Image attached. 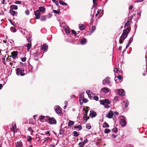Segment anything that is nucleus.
I'll return each instance as SVG.
<instances>
[{"mask_svg": "<svg viewBox=\"0 0 147 147\" xmlns=\"http://www.w3.org/2000/svg\"><path fill=\"white\" fill-rule=\"evenodd\" d=\"M28 130L31 131V132H33V130L32 129V128L31 127H29L28 128Z\"/></svg>", "mask_w": 147, "mask_h": 147, "instance_id": "603ef678", "label": "nucleus"}, {"mask_svg": "<svg viewBox=\"0 0 147 147\" xmlns=\"http://www.w3.org/2000/svg\"><path fill=\"white\" fill-rule=\"evenodd\" d=\"M73 133L74 134V136L77 137L79 135L78 134V132L76 131H74L73 132Z\"/></svg>", "mask_w": 147, "mask_h": 147, "instance_id": "e433bc0d", "label": "nucleus"}, {"mask_svg": "<svg viewBox=\"0 0 147 147\" xmlns=\"http://www.w3.org/2000/svg\"><path fill=\"white\" fill-rule=\"evenodd\" d=\"M3 59V63L5 64V59L4 58H3L2 59Z\"/></svg>", "mask_w": 147, "mask_h": 147, "instance_id": "69168bd1", "label": "nucleus"}, {"mask_svg": "<svg viewBox=\"0 0 147 147\" xmlns=\"http://www.w3.org/2000/svg\"><path fill=\"white\" fill-rule=\"evenodd\" d=\"M75 127L76 128H78L79 130H81L82 128V126L80 125L75 126Z\"/></svg>", "mask_w": 147, "mask_h": 147, "instance_id": "79ce46f5", "label": "nucleus"}, {"mask_svg": "<svg viewBox=\"0 0 147 147\" xmlns=\"http://www.w3.org/2000/svg\"><path fill=\"white\" fill-rule=\"evenodd\" d=\"M53 12L57 14H59L60 12V10H53Z\"/></svg>", "mask_w": 147, "mask_h": 147, "instance_id": "f704fd0d", "label": "nucleus"}, {"mask_svg": "<svg viewBox=\"0 0 147 147\" xmlns=\"http://www.w3.org/2000/svg\"><path fill=\"white\" fill-rule=\"evenodd\" d=\"M49 146L50 147H55V145H53V144H50L49 145Z\"/></svg>", "mask_w": 147, "mask_h": 147, "instance_id": "774afa93", "label": "nucleus"}, {"mask_svg": "<svg viewBox=\"0 0 147 147\" xmlns=\"http://www.w3.org/2000/svg\"><path fill=\"white\" fill-rule=\"evenodd\" d=\"M54 109L56 113L58 115H61L62 113L61 109L59 106H56L55 107Z\"/></svg>", "mask_w": 147, "mask_h": 147, "instance_id": "7ed1b4c3", "label": "nucleus"}, {"mask_svg": "<svg viewBox=\"0 0 147 147\" xmlns=\"http://www.w3.org/2000/svg\"><path fill=\"white\" fill-rule=\"evenodd\" d=\"M40 12L39 10H36L34 13V14L36 16L35 18L39 19L40 18Z\"/></svg>", "mask_w": 147, "mask_h": 147, "instance_id": "6e6552de", "label": "nucleus"}, {"mask_svg": "<svg viewBox=\"0 0 147 147\" xmlns=\"http://www.w3.org/2000/svg\"><path fill=\"white\" fill-rule=\"evenodd\" d=\"M59 3L63 5H64V6H67V4L66 3L62 1H59Z\"/></svg>", "mask_w": 147, "mask_h": 147, "instance_id": "c756f323", "label": "nucleus"}, {"mask_svg": "<svg viewBox=\"0 0 147 147\" xmlns=\"http://www.w3.org/2000/svg\"><path fill=\"white\" fill-rule=\"evenodd\" d=\"M24 70L23 69H21V76H24L25 74H24Z\"/></svg>", "mask_w": 147, "mask_h": 147, "instance_id": "58836bf2", "label": "nucleus"}, {"mask_svg": "<svg viewBox=\"0 0 147 147\" xmlns=\"http://www.w3.org/2000/svg\"><path fill=\"white\" fill-rule=\"evenodd\" d=\"M130 22L127 21V22L125 24V26H128L130 24Z\"/></svg>", "mask_w": 147, "mask_h": 147, "instance_id": "ea45409f", "label": "nucleus"}, {"mask_svg": "<svg viewBox=\"0 0 147 147\" xmlns=\"http://www.w3.org/2000/svg\"><path fill=\"white\" fill-rule=\"evenodd\" d=\"M49 137L46 138L45 139V140H44V142H45L46 141H47L49 139Z\"/></svg>", "mask_w": 147, "mask_h": 147, "instance_id": "338daca9", "label": "nucleus"}, {"mask_svg": "<svg viewBox=\"0 0 147 147\" xmlns=\"http://www.w3.org/2000/svg\"><path fill=\"white\" fill-rule=\"evenodd\" d=\"M10 13L13 16L15 15L16 14L17 15V12L13 10L12 9L10 10Z\"/></svg>", "mask_w": 147, "mask_h": 147, "instance_id": "4be33fe9", "label": "nucleus"}, {"mask_svg": "<svg viewBox=\"0 0 147 147\" xmlns=\"http://www.w3.org/2000/svg\"><path fill=\"white\" fill-rule=\"evenodd\" d=\"M86 128L88 129H90L91 128V126L90 125H87L86 126Z\"/></svg>", "mask_w": 147, "mask_h": 147, "instance_id": "052dcab7", "label": "nucleus"}, {"mask_svg": "<svg viewBox=\"0 0 147 147\" xmlns=\"http://www.w3.org/2000/svg\"><path fill=\"white\" fill-rule=\"evenodd\" d=\"M83 141L84 142V143H85L86 144L88 142V140L87 138H86Z\"/></svg>", "mask_w": 147, "mask_h": 147, "instance_id": "680f3d73", "label": "nucleus"}, {"mask_svg": "<svg viewBox=\"0 0 147 147\" xmlns=\"http://www.w3.org/2000/svg\"><path fill=\"white\" fill-rule=\"evenodd\" d=\"M123 40H121V38H120L119 40V42L120 44H121L123 42Z\"/></svg>", "mask_w": 147, "mask_h": 147, "instance_id": "0e129e2a", "label": "nucleus"}, {"mask_svg": "<svg viewBox=\"0 0 147 147\" xmlns=\"http://www.w3.org/2000/svg\"><path fill=\"white\" fill-rule=\"evenodd\" d=\"M82 101L84 102L85 103H86L88 102V100L86 99H84V100H82Z\"/></svg>", "mask_w": 147, "mask_h": 147, "instance_id": "e2e57ef3", "label": "nucleus"}, {"mask_svg": "<svg viewBox=\"0 0 147 147\" xmlns=\"http://www.w3.org/2000/svg\"><path fill=\"white\" fill-rule=\"evenodd\" d=\"M119 69L117 68H115L114 70V71L115 72H117V71H118Z\"/></svg>", "mask_w": 147, "mask_h": 147, "instance_id": "864d4df0", "label": "nucleus"}, {"mask_svg": "<svg viewBox=\"0 0 147 147\" xmlns=\"http://www.w3.org/2000/svg\"><path fill=\"white\" fill-rule=\"evenodd\" d=\"M25 13L27 15H28L30 13V11L28 10H27L25 11Z\"/></svg>", "mask_w": 147, "mask_h": 147, "instance_id": "4d7b16f0", "label": "nucleus"}, {"mask_svg": "<svg viewBox=\"0 0 147 147\" xmlns=\"http://www.w3.org/2000/svg\"><path fill=\"white\" fill-rule=\"evenodd\" d=\"M96 113L93 110L90 111V113L89 114L90 116L92 117H95L96 116Z\"/></svg>", "mask_w": 147, "mask_h": 147, "instance_id": "ddd939ff", "label": "nucleus"}, {"mask_svg": "<svg viewBox=\"0 0 147 147\" xmlns=\"http://www.w3.org/2000/svg\"><path fill=\"white\" fill-rule=\"evenodd\" d=\"M47 48L48 46L46 45H43L41 48V49L43 51L47 50Z\"/></svg>", "mask_w": 147, "mask_h": 147, "instance_id": "dca6fc26", "label": "nucleus"}, {"mask_svg": "<svg viewBox=\"0 0 147 147\" xmlns=\"http://www.w3.org/2000/svg\"><path fill=\"white\" fill-rule=\"evenodd\" d=\"M16 73L18 76H21V69L20 68H18L16 69Z\"/></svg>", "mask_w": 147, "mask_h": 147, "instance_id": "2eb2a0df", "label": "nucleus"}, {"mask_svg": "<svg viewBox=\"0 0 147 147\" xmlns=\"http://www.w3.org/2000/svg\"><path fill=\"white\" fill-rule=\"evenodd\" d=\"M45 117V116H42V115L40 117V120H42L43 119H44V118Z\"/></svg>", "mask_w": 147, "mask_h": 147, "instance_id": "5fc2aeb1", "label": "nucleus"}, {"mask_svg": "<svg viewBox=\"0 0 147 147\" xmlns=\"http://www.w3.org/2000/svg\"><path fill=\"white\" fill-rule=\"evenodd\" d=\"M18 55V53L16 51H13L11 53V55L10 56L11 57H12L13 59H16Z\"/></svg>", "mask_w": 147, "mask_h": 147, "instance_id": "0eeeda50", "label": "nucleus"}, {"mask_svg": "<svg viewBox=\"0 0 147 147\" xmlns=\"http://www.w3.org/2000/svg\"><path fill=\"white\" fill-rule=\"evenodd\" d=\"M16 128V125L15 123H13L12 127L11 128V131L14 132L15 131V129Z\"/></svg>", "mask_w": 147, "mask_h": 147, "instance_id": "f3484780", "label": "nucleus"}, {"mask_svg": "<svg viewBox=\"0 0 147 147\" xmlns=\"http://www.w3.org/2000/svg\"><path fill=\"white\" fill-rule=\"evenodd\" d=\"M86 92L87 94H88L89 96H90V93L91 92H90V91L89 90H87L86 91Z\"/></svg>", "mask_w": 147, "mask_h": 147, "instance_id": "3c124183", "label": "nucleus"}, {"mask_svg": "<svg viewBox=\"0 0 147 147\" xmlns=\"http://www.w3.org/2000/svg\"><path fill=\"white\" fill-rule=\"evenodd\" d=\"M39 10L40 12H42L43 13L45 11V9L44 7L40 6L39 7Z\"/></svg>", "mask_w": 147, "mask_h": 147, "instance_id": "6ab92c4d", "label": "nucleus"}, {"mask_svg": "<svg viewBox=\"0 0 147 147\" xmlns=\"http://www.w3.org/2000/svg\"><path fill=\"white\" fill-rule=\"evenodd\" d=\"M84 99V95L83 94H80L79 97L80 101H82Z\"/></svg>", "mask_w": 147, "mask_h": 147, "instance_id": "5701e85b", "label": "nucleus"}, {"mask_svg": "<svg viewBox=\"0 0 147 147\" xmlns=\"http://www.w3.org/2000/svg\"><path fill=\"white\" fill-rule=\"evenodd\" d=\"M123 102H125V108H127L128 107L129 102L127 100H126L125 101H124Z\"/></svg>", "mask_w": 147, "mask_h": 147, "instance_id": "393cba45", "label": "nucleus"}, {"mask_svg": "<svg viewBox=\"0 0 147 147\" xmlns=\"http://www.w3.org/2000/svg\"><path fill=\"white\" fill-rule=\"evenodd\" d=\"M32 140V137L30 136H29L27 137V140L30 142H31Z\"/></svg>", "mask_w": 147, "mask_h": 147, "instance_id": "7c9ffc66", "label": "nucleus"}, {"mask_svg": "<svg viewBox=\"0 0 147 147\" xmlns=\"http://www.w3.org/2000/svg\"><path fill=\"white\" fill-rule=\"evenodd\" d=\"M71 32L72 34H74V36H76V35H76V32L74 30H71Z\"/></svg>", "mask_w": 147, "mask_h": 147, "instance_id": "a19ab883", "label": "nucleus"}, {"mask_svg": "<svg viewBox=\"0 0 147 147\" xmlns=\"http://www.w3.org/2000/svg\"><path fill=\"white\" fill-rule=\"evenodd\" d=\"M10 29L12 32H16V29L13 27H11Z\"/></svg>", "mask_w": 147, "mask_h": 147, "instance_id": "4c0bfd02", "label": "nucleus"}, {"mask_svg": "<svg viewBox=\"0 0 147 147\" xmlns=\"http://www.w3.org/2000/svg\"><path fill=\"white\" fill-rule=\"evenodd\" d=\"M15 144L16 147H20L22 145V142L19 140H16L15 141Z\"/></svg>", "mask_w": 147, "mask_h": 147, "instance_id": "9d476101", "label": "nucleus"}, {"mask_svg": "<svg viewBox=\"0 0 147 147\" xmlns=\"http://www.w3.org/2000/svg\"><path fill=\"white\" fill-rule=\"evenodd\" d=\"M133 37H131L129 40V42L128 43V44H130L133 41Z\"/></svg>", "mask_w": 147, "mask_h": 147, "instance_id": "8fccbe9b", "label": "nucleus"}, {"mask_svg": "<svg viewBox=\"0 0 147 147\" xmlns=\"http://www.w3.org/2000/svg\"><path fill=\"white\" fill-rule=\"evenodd\" d=\"M47 19V18L46 16H42L41 19V20L42 21H45Z\"/></svg>", "mask_w": 147, "mask_h": 147, "instance_id": "473e14b6", "label": "nucleus"}, {"mask_svg": "<svg viewBox=\"0 0 147 147\" xmlns=\"http://www.w3.org/2000/svg\"><path fill=\"white\" fill-rule=\"evenodd\" d=\"M79 29L81 30H83L85 29V27L84 24H80L79 25Z\"/></svg>", "mask_w": 147, "mask_h": 147, "instance_id": "aec40b11", "label": "nucleus"}, {"mask_svg": "<svg viewBox=\"0 0 147 147\" xmlns=\"http://www.w3.org/2000/svg\"><path fill=\"white\" fill-rule=\"evenodd\" d=\"M113 113L112 111H111L109 112L108 114L107 115V117L111 119L112 118L113 116Z\"/></svg>", "mask_w": 147, "mask_h": 147, "instance_id": "9b49d317", "label": "nucleus"}, {"mask_svg": "<svg viewBox=\"0 0 147 147\" xmlns=\"http://www.w3.org/2000/svg\"><path fill=\"white\" fill-rule=\"evenodd\" d=\"M87 42V40L85 38H83L80 40V43L82 45L85 44Z\"/></svg>", "mask_w": 147, "mask_h": 147, "instance_id": "a211bd4d", "label": "nucleus"}, {"mask_svg": "<svg viewBox=\"0 0 147 147\" xmlns=\"http://www.w3.org/2000/svg\"><path fill=\"white\" fill-rule=\"evenodd\" d=\"M65 31L66 34H69L70 33V30L68 28H65Z\"/></svg>", "mask_w": 147, "mask_h": 147, "instance_id": "a878e982", "label": "nucleus"}, {"mask_svg": "<svg viewBox=\"0 0 147 147\" xmlns=\"http://www.w3.org/2000/svg\"><path fill=\"white\" fill-rule=\"evenodd\" d=\"M109 83V78L108 77H106L102 81V84L103 85H108Z\"/></svg>", "mask_w": 147, "mask_h": 147, "instance_id": "1a4fd4ad", "label": "nucleus"}, {"mask_svg": "<svg viewBox=\"0 0 147 147\" xmlns=\"http://www.w3.org/2000/svg\"><path fill=\"white\" fill-rule=\"evenodd\" d=\"M96 0H93V3L94 5H93V7H94L97 5V4L95 3V1Z\"/></svg>", "mask_w": 147, "mask_h": 147, "instance_id": "37998d69", "label": "nucleus"}, {"mask_svg": "<svg viewBox=\"0 0 147 147\" xmlns=\"http://www.w3.org/2000/svg\"><path fill=\"white\" fill-rule=\"evenodd\" d=\"M31 44L30 43H28L27 45V51H29L31 47Z\"/></svg>", "mask_w": 147, "mask_h": 147, "instance_id": "c85d7f7f", "label": "nucleus"}, {"mask_svg": "<svg viewBox=\"0 0 147 147\" xmlns=\"http://www.w3.org/2000/svg\"><path fill=\"white\" fill-rule=\"evenodd\" d=\"M78 145L80 147H83L84 146V145L81 142H80L78 144Z\"/></svg>", "mask_w": 147, "mask_h": 147, "instance_id": "a18cd8bd", "label": "nucleus"}, {"mask_svg": "<svg viewBox=\"0 0 147 147\" xmlns=\"http://www.w3.org/2000/svg\"><path fill=\"white\" fill-rule=\"evenodd\" d=\"M103 127L104 128H106L107 127H109V125L107 123L105 122L103 123Z\"/></svg>", "mask_w": 147, "mask_h": 147, "instance_id": "cd10ccee", "label": "nucleus"}, {"mask_svg": "<svg viewBox=\"0 0 147 147\" xmlns=\"http://www.w3.org/2000/svg\"><path fill=\"white\" fill-rule=\"evenodd\" d=\"M10 7L12 10H17L18 9L17 6L15 5H12Z\"/></svg>", "mask_w": 147, "mask_h": 147, "instance_id": "412c9836", "label": "nucleus"}, {"mask_svg": "<svg viewBox=\"0 0 147 147\" xmlns=\"http://www.w3.org/2000/svg\"><path fill=\"white\" fill-rule=\"evenodd\" d=\"M90 94V96H89V97H90L91 98L93 97L94 96V95L93 94V93L92 92H91Z\"/></svg>", "mask_w": 147, "mask_h": 147, "instance_id": "6e6d98bb", "label": "nucleus"}, {"mask_svg": "<svg viewBox=\"0 0 147 147\" xmlns=\"http://www.w3.org/2000/svg\"><path fill=\"white\" fill-rule=\"evenodd\" d=\"M100 104L104 106L105 108H108L110 106L108 105L110 104V102L107 99H105L102 100H101L100 101Z\"/></svg>", "mask_w": 147, "mask_h": 147, "instance_id": "f03ea898", "label": "nucleus"}, {"mask_svg": "<svg viewBox=\"0 0 147 147\" xmlns=\"http://www.w3.org/2000/svg\"><path fill=\"white\" fill-rule=\"evenodd\" d=\"M121 117L123 119H121L120 120V124L123 127H125L126 125V122L125 120V117L123 116H121Z\"/></svg>", "mask_w": 147, "mask_h": 147, "instance_id": "20e7f679", "label": "nucleus"}, {"mask_svg": "<svg viewBox=\"0 0 147 147\" xmlns=\"http://www.w3.org/2000/svg\"><path fill=\"white\" fill-rule=\"evenodd\" d=\"M34 55L37 57H38L39 56V52H38L37 51H36Z\"/></svg>", "mask_w": 147, "mask_h": 147, "instance_id": "c03bdc74", "label": "nucleus"}, {"mask_svg": "<svg viewBox=\"0 0 147 147\" xmlns=\"http://www.w3.org/2000/svg\"><path fill=\"white\" fill-rule=\"evenodd\" d=\"M22 2L20 1H16L14 3L16 4H19L21 3Z\"/></svg>", "mask_w": 147, "mask_h": 147, "instance_id": "de8ad7c7", "label": "nucleus"}, {"mask_svg": "<svg viewBox=\"0 0 147 147\" xmlns=\"http://www.w3.org/2000/svg\"><path fill=\"white\" fill-rule=\"evenodd\" d=\"M53 2L55 3L57 5H58L59 3L56 0H52Z\"/></svg>", "mask_w": 147, "mask_h": 147, "instance_id": "49530a36", "label": "nucleus"}, {"mask_svg": "<svg viewBox=\"0 0 147 147\" xmlns=\"http://www.w3.org/2000/svg\"><path fill=\"white\" fill-rule=\"evenodd\" d=\"M31 37L30 35H27L26 37L29 43H31Z\"/></svg>", "mask_w": 147, "mask_h": 147, "instance_id": "bb28decb", "label": "nucleus"}, {"mask_svg": "<svg viewBox=\"0 0 147 147\" xmlns=\"http://www.w3.org/2000/svg\"><path fill=\"white\" fill-rule=\"evenodd\" d=\"M117 78H118L119 80H121L122 79V76H117Z\"/></svg>", "mask_w": 147, "mask_h": 147, "instance_id": "bf43d9fd", "label": "nucleus"}, {"mask_svg": "<svg viewBox=\"0 0 147 147\" xmlns=\"http://www.w3.org/2000/svg\"><path fill=\"white\" fill-rule=\"evenodd\" d=\"M93 98L94 99L96 100H98V97L97 96H94Z\"/></svg>", "mask_w": 147, "mask_h": 147, "instance_id": "09e8293b", "label": "nucleus"}, {"mask_svg": "<svg viewBox=\"0 0 147 147\" xmlns=\"http://www.w3.org/2000/svg\"><path fill=\"white\" fill-rule=\"evenodd\" d=\"M96 26H92V31L91 32V34H92L96 30Z\"/></svg>", "mask_w": 147, "mask_h": 147, "instance_id": "72a5a7b5", "label": "nucleus"}, {"mask_svg": "<svg viewBox=\"0 0 147 147\" xmlns=\"http://www.w3.org/2000/svg\"><path fill=\"white\" fill-rule=\"evenodd\" d=\"M101 90L105 93H107L109 92L110 90L108 88L106 87L103 88H102Z\"/></svg>", "mask_w": 147, "mask_h": 147, "instance_id": "f8f14e48", "label": "nucleus"}, {"mask_svg": "<svg viewBox=\"0 0 147 147\" xmlns=\"http://www.w3.org/2000/svg\"><path fill=\"white\" fill-rule=\"evenodd\" d=\"M118 93L119 95L121 96H123L125 95V92L124 90L122 89H118L117 90Z\"/></svg>", "mask_w": 147, "mask_h": 147, "instance_id": "423d86ee", "label": "nucleus"}, {"mask_svg": "<svg viewBox=\"0 0 147 147\" xmlns=\"http://www.w3.org/2000/svg\"><path fill=\"white\" fill-rule=\"evenodd\" d=\"M111 132V130L109 129H106L105 130L104 132L105 134L109 133Z\"/></svg>", "mask_w": 147, "mask_h": 147, "instance_id": "2f4dec72", "label": "nucleus"}, {"mask_svg": "<svg viewBox=\"0 0 147 147\" xmlns=\"http://www.w3.org/2000/svg\"><path fill=\"white\" fill-rule=\"evenodd\" d=\"M130 32L129 29L127 28L126 29L124 30L123 31L122 35L120 38L121 40H124L127 37V35Z\"/></svg>", "mask_w": 147, "mask_h": 147, "instance_id": "f257e3e1", "label": "nucleus"}, {"mask_svg": "<svg viewBox=\"0 0 147 147\" xmlns=\"http://www.w3.org/2000/svg\"><path fill=\"white\" fill-rule=\"evenodd\" d=\"M74 124V121H69L68 124V126L69 127H71Z\"/></svg>", "mask_w": 147, "mask_h": 147, "instance_id": "b1692460", "label": "nucleus"}, {"mask_svg": "<svg viewBox=\"0 0 147 147\" xmlns=\"http://www.w3.org/2000/svg\"><path fill=\"white\" fill-rule=\"evenodd\" d=\"M87 112L88 111H85V113L84 115L83 116V118L84 120L87 121L88 119V117H87Z\"/></svg>", "mask_w": 147, "mask_h": 147, "instance_id": "4468645a", "label": "nucleus"}, {"mask_svg": "<svg viewBox=\"0 0 147 147\" xmlns=\"http://www.w3.org/2000/svg\"><path fill=\"white\" fill-rule=\"evenodd\" d=\"M113 131L115 133H116L118 131V129L115 127L113 129H112Z\"/></svg>", "mask_w": 147, "mask_h": 147, "instance_id": "c9c22d12", "label": "nucleus"}, {"mask_svg": "<svg viewBox=\"0 0 147 147\" xmlns=\"http://www.w3.org/2000/svg\"><path fill=\"white\" fill-rule=\"evenodd\" d=\"M26 58H21V60L23 62H25L26 61Z\"/></svg>", "mask_w": 147, "mask_h": 147, "instance_id": "13d9d810", "label": "nucleus"}, {"mask_svg": "<svg viewBox=\"0 0 147 147\" xmlns=\"http://www.w3.org/2000/svg\"><path fill=\"white\" fill-rule=\"evenodd\" d=\"M48 122L51 124H55L56 123V121L54 118L51 117L48 119Z\"/></svg>", "mask_w": 147, "mask_h": 147, "instance_id": "39448f33", "label": "nucleus"}]
</instances>
